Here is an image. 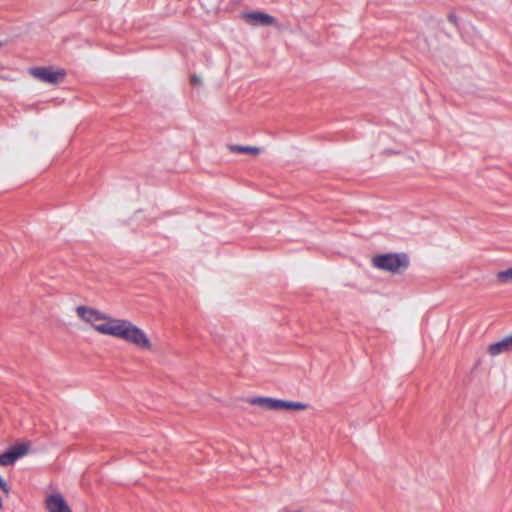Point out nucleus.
Instances as JSON below:
<instances>
[{
  "label": "nucleus",
  "mask_w": 512,
  "mask_h": 512,
  "mask_svg": "<svg viewBox=\"0 0 512 512\" xmlns=\"http://www.w3.org/2000/svg\"><path fill=\"white\" fill-rule=\"evenodd\" d=\"M0 489L5 493V494H9V491H10V487L9 485L2 479V477L0 476Z\"/></svg>",
  "instance_id": "11"
},
{
  "label": "nucleus",
  "mask_w": 512,
  "mask_h": 512,
  "mask_svg": "<svg viewBox=\"0 0 512 512\" xmlns=\"http://www.w3.org/2000/svg\"><path fill=\"white\" fill-rule=\"evenodd\" d=\"M190 83L193 85V86H199L201 84V80L198 76L196 75H191L190 76Z\"/></svg>",
  "instance_id": "12"
},
{
  "label": "nucleus",
  "mask_w": 512,
  "mask_h": 512,
  "mask_svg": "<svg viewBox=\"0 0 512 512\" xmlns=\"http://www.w3.org/2000/svg\"><path fill=\"white\" fill-rule=\"evenodd\" d=\"M448 19H449L450 22H452L453 24L457 25V16L454 13H450L448 15Z\"/></svg>",
  "instance_id": "13"
},
{
  "label": "nucleus",
  "mask_w": 512,
  "mask_h": 512,
  "mask_svg": "<svg viewBox=\"0 0 512 512\" xmlns=\"http://www.w3.org/2000/svg\"><path fill=\"white\" fill-rule=\"evenodd\" d=\"M3 45V43L0 41V47Z\"/></svg>",
  "instance_id": "14"
},
{
  "label": "nucleus",
  "mask_w": 512,
  "mask_h": 512,
  "mask_svg": "<svg viewBox=\"0 0 512 512\" xmlns=\"http://www.w3.org/2000/svg\"><path fill=\"white\" fill-rule=\"evenodd\" d=\"M230 150L232 152L236 153H245V154H252V155H258L260 150L257 147L252 146H240V145H232L230 146Z\"/></svg>",
  "instance_id": "9"
},
{
  "label": "nucleus",
  "mask_w": 512,
  "mask_h": 512,
  "mask_svg": "<svg viewBox=\"0 0 512 512\" xmlns=\"http://www.w3.org/2000/svg\"><path fill=\"white\" fill-rule=\"evenodd\" d=\"M243 18L247 23L254 26H270L277 23V20L273 16L260 11L245 13Z\"/></svg>",
  "instance_id": "7"
},
{
  "label": "nucleus",
  "mask_w": 512,
  "mask_h": 512,
  "mask_svg": "<svg viewBox=\"0 0 512 512\" xmlns=\"http://www.w3.org/2000/svg\"><path fill=\"white\" fill-rule=\"evenodd\" d=\"M372 264L380 270L400 274L408 268L410 261L405 253H386L374 256Z\"/></svg>",
  "instance_id": "2"
},
{
  "label": "nucleus",
  "mask_w": 512,
  "mask_h": 512,
  "mask_svg": "<svg viewBox=\"0 0 512 512\" xmlns=\"http://www.w3.org/2000/svg\"><path fill=\"white\" fill-rule=\"evenodd\" d=\"M252 405H257L265 410H305L308 405L301 402L285 401L270 397H253L248 400Z\"/></svg>",
  "instance_id": "3"
},
{
  "label": "nucleus",
  "mask_w": 512,
  "mask_h": 512,
  "mask_svg": "<svg viewBox=\"0 0 512 512\" xmlns=\"http://www.w3.org/2000/svg\"><path fill=\"white\" fill-rule=\"evenodd\" d=\"M44 504L48 512H68L71 510L68 503L60 493L48 495Z\"/></svg>",
  "instance_id": "6"
},
{
  "label": "nucleus",
  "mask_w": 512,
  "mask_h": 512,
  "mask_svg": "<svg viewBox=\"0 0 512 512\" xmlns=\"http://www.w3.org/2000/svg\"><path fill=\"white\" fill-rule=\"evenodd\" d=\"M76 313L100 334L120 338L140 348H151V342L144 331L129 320L113 318L87 306H78Z\"/></svg>",
  "instance_id": "1"
},
{
  "label": "nucleus",
  "mask_w": 512,
  "mask_h": 512,
  "mask_svg": "<svg viewBox=\"0 0 512 512\" xmlns=\"http://www.w3.org/2000/svg\"><path fill=\"white\" fill-rule=\"evenodd\" d=\"M498 282L508 283L512 281V268L507 270L499 271L496 275Z\"/></svg>",
  "instance_id": "10"
},
{
  "label": "nucleus",
  "mask_w": 512,
  "mask_h": 512,
  "mask_svg": "<svg viewBox=\"0 0 512 512\" xmlns=\"http://www.w3.org/2000/svg\"><path fill=\"white\" fill-rule=\"evenodd\" d=\"M68 512H72V510L68 511Z\"/></svg>",
  "instance_id": "15"
},
{
  "label": "nucleus",
  "mask_w": 512,
  "mask_h": 512,
  "mask_svg": "<svg viewBox=\"0 0 512 512\" xmlns=\"http://www.w3.org/2000/svg\"><path fill=\"white\" fill-rule=\"evenodd\" d=\"M512 350V335L505 337L499 342L490 344L487 348V352L491 356H497L501 353L509 352Z\"/></svg>",
  "instance_id": "8"
},
{
  "label": "nucleus",
  "mask_w": 512,
  "mask_h": 512,
  "mask_svg": "<svg viewBox=\"0 0 512 512\" xmlns=\"http://www.w3.org/2000/svg\"><path fill=\"white\" fill-rule=\"evenodd\" d=\"M30 75L41 82L58 84L64 81L66 71L64 69L54 70L53 67H34L29 70Z\"/></svg>",
  "instance_id": "4"
},
{
  "label": "nucleus",
  "mask_w": 512,
  "mask_h": 512,
  "mask_svg": "<svg viewBox=\"0 0 512 512\" xmlns=\"http://www.w3.org/2000/svg\"><path fill=\"white\" fill-rule=\"evenodd\" d=\"M30 448V442H23L10 447L0 454V465L4 467L13 465L19 458L25 456Z\"/></svg>",
  "instance_id": "5"
}]
</instances>
